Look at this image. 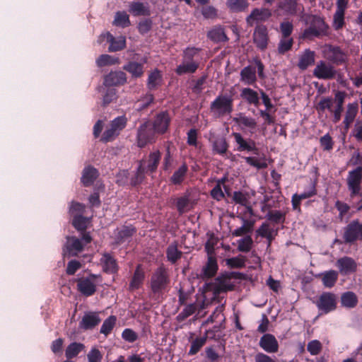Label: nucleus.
<instances>
[{
    "instance_id": "nucleus-57",
    "label": "nucleus",
    "mask_w": 362,
    "mask_h": 362,
    "mask_svg": "<svg viewBox=\"0 0 362 362\" xmlns=\"http://www.w3.org/2000/svg\"><path fill=\"white\" fill-rule=\"evenodd\" d=\"M189 198L188 195L180 197L176 199V207L178 213L182 214L189 210Z\"/></svg>"
},
{
    "instance_id": "nucleus-9",
    "label": "nucleus",
    "mask_w": 362,
    "mask_h": 362,
    "mask_svg": "<svg viewBox=\"0 0 362 362\" xmlns=\"http://www.w3.org/2000/svg\"><path fill=\"white\" fill-rule=\"evenodd\" d=\"M313 74L318 79L331 80L335 78L337 71L329 63L320 60L317 63Z\"/></svg>"
},
{
    "instance_id": "nucleus-19",
    "label": "nucleus",
    "mask_w": 362,
    "mask_h": 362,
    "mask_svg": "<svg viewBox=\"0 0 362 362\" xmlns=\"http://www.w3.org/2000/svg\"><path fill=\"white\" fill-rule=\"evenodd\" d=\"M336 266L340 273L344 275L354 273L357 269V264L355 260L346 256L339 258L336 262Z\"/></svg>"
},
{
    "instance_id": "nucleus-32",
    "label": "nucleus",
    "mask_w": 362,
    "mask_h": 362,
    "mask_svg": "<svg viewBox=\"0 0 362 362\" xmlns=\"http://www.w3.org/2000/svg\"><path fill=\"white\" fill-rule=\"evenodd\" d=\"M103 270L107 273L114 274L118 270L116 259L109 253H104L100 259Z\"/></svg>"
},
{
    "instance_id": "nucleus-35",
    "label": "nucleus",
    "mask_w": 362,
    "mask_h": 362,
    "mask_svg": "<svg viewBox=\"0 0 362 362\" xmlns=\"http://www.w3.org/2000/svg\"><path fill=\"white\" fill-rule=\"evenodd\" d=\"M123 69L129 72L132 78H139L144 75V65L136 62H129L123 66Z\"/></svg>"
},
{
    "instance_id": "nucleus-63",
    "label": "nucleus",
    "mask_w": 362,
    "mask_h": 362,
    "mask_svg": "<svg viewBox=\"0 0 362 362\" xmlns=\"http://www.w3.org/2000/svg\"><path fill=\"white\" fill-rule=\"evenodd\" d=\"M245 161L250 166L257 169H264L267 167V164L264 161H262L259 158L253 156L243 157Z\"/></svg>"
},
{
    "instance_id": "nucleus-61",
    "label": "nucleus",
    "mask_w": 362,
    "mask_h": 362,
    "mask_svg": "<svg viewBox=\"0 0 362 362\" xmlns=\"http://www.w3.org/2000/svg\"><path fill=\"white\" fill-rule=\"evenodd\" d=\"M234 121L239 125L251 129H255L257 126V122L254 118L246 116L240 115L239 117L234 118Z\"/></svg>"
},
{
    "instance_id": "nucleus-64",
    "label": "nucleus",
    "mask_w": 362,
    "mask_h": 362,
    "mask_svg": "<svg viewBox=\"0 0 362 362\" xmlns=\"http://www.w3.org/2000/svg\"><path fill=\"white\" fill-rule=\"evenodd\" d=\"M334 206L339 211L338 218L340 221H342L344 219V216L347 214V213L351 209L350 206L348 204L339 200H337L335 202Z\"/></svg>"
},
{
    "instance_id": "nucleus-51",
    "label": "nucleus",
    "mask_w": 362,
    "mask_h": 362,
    "mask_svg": "<svg viewBox=\"0 0 362 362\" xmlns=\"http://www.w3.org/2000/svg\"><path fill=\"white\" fill-rule=\"evenodd\" d=\"M243 225L234 230L232 233L233 236L239 237L247 234L252 230L254 222L243 218Z\"/></svg>"
},
{
    "instance_id": "nucleus-2",
    "label": "nucleus",
    "mask_w": 362,
    "mask_h": 362,
    "mask_svg": "<svg viewBox=\"0 0 362 362\" xmlns=\"http://www.w3.org/2000/svg\"><path fill=\"white\" fill-rule=\"evenodd\" d=\"M170 284V278L168 270L163 265L158 267L152 273L149 288L151 294L153 297H160L163 296L167 291Z\"/></svg>"
},
{
    "instance_id": "nucleus-43",
    "label": "nucleus",
    "mask_w": 362,
    "mask_h": 362,
    "mask_svg": "<svg viewBox=\"0 0 362 362\" xmlns=\"http://www.w3.org/2000/svg\"><path fill=\"white\" fill-rule=\"evenodd\" d=\"M112 24L123 28L129 27L131 25L129 15L125 11L116 12Z\"/></svg>"
},
{
    "instance_id": "nucleus-38",
    "label": "nucleus",
    "mask_w": 362,
    "mask_h": 362,
    "mask_svg": "<svg viewBox=\"0 0 362 362\" xmlns=\"http://www.w3.org/2000/svg\"><path fill=\"white\" fill-rule=\"evenodd\" d=\"M129 11L134 16H150L151 14L148 6L139 1H134L131 3Z\"/></svg>"
},
{
    "instance_id": "nucleus-45",
    "label": "nucleus",
    "mask_w": 362,
    "mask_h": 362,
    "mask_svg": "<svg viewBox=\"0 0 362 362\" xmlns=\"http://www.w3.org/2000/svg\"><path fill=\"white\" fill-rule=\"evenodd\" d=\"M85 349V345L82 343L72 342L65 350V356L68 359H71L77 356Z\"/></svg>"
},
{
    "instance_id": "nucleus-4",
    "label": "nucleus",
    "mask_w": 362,
    "mask_h": 362,
    "mask_svg": "<svg viewBox=\"0 0 362 362\" xmlns=\"http://www.w3.org/2000/svg\"><path fill=\"white\" fill-rule=\"evenodd\" d=\"M210 110L216 117L230 115L233 111V98L231 95L221 94L211 103Z\"/></svg>"
},
{
    "instance_id": "nucleus-29",
    "label": "nucleus",
    "mask_w": 362,
    "mask_h": 362,
    "mask_svg": "<svg viewBox=\"0 0 362 362\" xmlns=\"http://www.w3.org/2000/svg\"><path fill=\"white\" fill-rule=\"evenodd\" d=\"M218 269L216 257L214 255L208 256L206 264L202 269L203 277L206 279L214 277L216 274Z\"/></svg>"
},
{
    "instance_id": "nucleus-34",
    "label": "nucleus",
    "mask_w": 362,
    "mask_h": 362,
    "mask_svg": "<svg viewBox=\"0 0 362 362\" xmlns=\"http://www.w3.org/2000/svg\"><path fill=\"white\" fill-rule=\"evenodd\" d=\"M240 80L247 85L254 84L257 81L256 69L252 66L244 67L240 71Z\"/></svg>"
},
{
    "instance_id": "nucleus-40",
    "label": "nucleus",
    "mask_w": 362,
    "mask_h": 362,
    "mask_svg": "<svg viewBox=\"0 0 362 362\" xmlns=\"http://www.w3.org/2000/svg\"><path fill=\"white\" fill-rule=\"evenodd\" d=\"M226 4L230 11L235 13L243 12L249 6L247 0H226Z\"/></svg>"
},
{
    "instance_id": "nucleus-22",
    "label": "nucleus",
    "mask_w": 362,
    "mask_h": 362,
    "mask_svg": "<svg viewBox=\"0 0 362 362\" xmlns=\"http://www.w3.org/2000/svg\"><path fill=\"white\" fill-rule=\"evenodd\" d=\"M243 274L240 272H230L222 274L216 278V281L218 283L219 288L221 291H231L233 289L232 284H228V281L231 279H241Z\"/></svg>"
},
{
    "instance_id": "nucleus-33",
    "label": "nucleus",
    "mask_w": 362,
    "mask_h": 362,
    "mask_svg": "<svg viewBox=\"0 0 362 362\" xmlns=\"http://www.w3.org/2000/svg\"><path fill=\"white\" fill-rule=\"evenodd\" d=\"M163 76L158 69H154L148 74L147 79V88L150 90H156L162 83Z\"/></svg>"
},
{
    "instance_id": "nucleus-52",
    "label": "nucleus",
    "mask_w": 362,
    "mask_h": 362,
    "mask_svg": "<svg viewBox=\"0 0 362 362\" xmlns=\"http://www.w3.org/2000/svg\"><path fill=\"white\" fill-rule=\"evenodd\" d=\"M117 321L115 315H110L105 319L100 327V333L107 336L113 329Z\"/></svg>"
},
{
    "instance_id": "nucleus-3",
    "label": "nucleus",
    "mask_w": 362,
    "mask_h": 362,
    "mask_svg": "<svg viewBox=\"0 0 362 362\" xmlns=\"http://www.w3.org/2000/svg\"><path fill=\"white\" fill-rule=\"evenodd\" d=\"M329 34L330 28L325 18L317 15H312L309 26L303 30L300 37L303 40H312L314 38L327 37Z\"/></svg>"
},
{
    "instance_id": "nucleus-53",
    "label": "nucleus",
    "mask_w": 362,
    "mask_h": 362,
    "mask_svg": "<svg viewBox=\"0 0 362 362\" xmlns=\"http://www.w3.org/2000/svg\"><path fill=\"white\" fill-rule=\"evenodd\" d=\"M208 37L216 42H226L228 40L224 30L221 28L212 29L209 32Z\"/></svg>"
},
{
    "instance_id": "nucleus-27",
    "label": "nucleus",
    "mask_w": 362,
    "mask_h": 362,
    "mask_svg": "<svg viewBox=\"0 0 362 362\" xmlns=\"http://www.w3.org/2000/svg\"><path fill=\"white\" fill-rule=\"evenodd\" d=\"M107 41L110 43L108 51L118 52L126 47V37L124 36L114 37L110 33H107Z\"/></svg>"
},
{
    "instance_id": "nucleus-44",
    "label": "nucleus",
    "mask_w": 362,
    "mask_h": 362,
    "mask_svg": "<svg viewBox=\"0 0 362 362\" xmlns=\"http://www.w3.org/2000/svg\"><path fill=\"white\" fill-rule=\"evenodd\" d=\"M188 171V167L185 163H184L180 168L174 172L173 175L170 177V182L173 185H180Z\"/></svg>"
},
{
    "instance_id": "nucleus-54",
    "label": "nucleus",
    "mask_w": 362,
    "mask_h": 362,
    "mask_svg": "<svg viewBox=\"0 0 362 362\" xmlns=\"http://www.w3.org/2000/svg\"><path fill=\"white\" fill-rule=\"evenodd\" d=\"M293 39L292 37H281L279 45L278 52L281 54H284L286 52L291 49L293 45Z\"/></svg>"
},
{
    "instance_id": "nucleus-50",
    "label": "nucleus",
    "mask_w": 362,
    "mask_h": 362,
    "mask_svg": "<svg viewBox=\"0 0 362 362\" xmlns=\"http://www.w3.org/2000/svg\"><path fill=\"white\" fill-rule=\"evenodd\" d=\"M89 218L81 216L72 218L71 224L78 231H85L88 228Z\"/></svg>"
},
{
    "instance_id": "nucleus-39",
    "label": "nucleus",
    "mask_w": 362,
    "mask_h": 362,
    "mask_svg": "<svg viewBox=\"0 0 362 362\" xmlns=\"http://www.w3.org/2000/svg\"><path fill=\"white\" fill-rule=\"evenodd\" d=\"M144 278V272L141 269V265H138L134 272L133 276L129 284V289L132 291L138 289L143 284Z\"/></svg>"
},
{
    "instance_id": "nucleus-21",
    "label": "nucleus",
    "mask_w": 362,
    "mask_h": 362,
    "mask_svg": "<svg viewBox=\"0 0 362 362\" xmlns=\"http://www.w3.org/2000/svg\"><path fill=\"white\" fill-rule=\"evenodd\" d=\"M117 231L115 243L119 245L131 238L136 233V229L132 226H123L122 228H117Z\"/></svg>"
},
{
    "instance_id": "nucleus-23",
    "label": "nucleus",
    "mask_w": 362,
    "mask_h": 362,
    "mask_svg": "<svg viewBox=\"0 0 362 362\" xmlns=\"http://www.w3.org/2000/svg\"><path fill=\"white\" fill-rule=\"evenodd\" d=\"M100 321L101 319L100 318L98 313L90 312L83 315L79 323V326L85 330L92 329L96 327Z\"/></svg>"
},
{
    "instance_id": "nucleus-7",
    "label": "nucleus",
    "mask_w": 362,
    "mask_h": 362,
    "mask_svg": "<svg viewBox=\"0 0 362 362\" xmlns=\"http://www.w3.org/2000/svg\"><path fill=\"white\" fill-rule=\"evenodd\" d=\"M315 305L320 312V315L328 314L337 309V297L331 292H323L315 302Z\"/></svg>"
},
{
    "instance_id": "nucleus-15",
    "label": "nucleus",
    "mask_w": 362,
    "mask_h": 362,
    "mask_svg": "<svg viewBox=\"0 0 362 362\" xmlns=\"http://www.w3.org/2000/svg\"><path fill=\"white\" fill-rule=\"evenodd\" d=\"M280 9L290 16H297L304 12L303 5L299 4L298 0H282L279 5Z\"/></svg>"
},
{
    "instance_id": "nucleus-56",
    "label": "nucleus",
    "mask_w": 362,
    "mask_h": 362,
    "mask_svg": "<svg viewBox=\"0 0 362 362\" xmlns=\"http://www.w3.org/2000/svg\"><path fill=\"white\" fill-rule=\"evenodd\" d=\"M238 250L242 252H248L252 247L253 240L250 235L238 240Z\"/></svg>"
},
{
    "instance_id": "nucleus-58",
    "label": "nucleus",
    "mask_w": 362,
    "mask_h": 362,
    "mask_svg": "<svg viewBox=\"0 0 362 362\" xmlns=\"http://www.w3.org/2000/svg\"><path fill=\"white\" fill-rule=\"evenodd\" d=\"M197 310V305L195 303H190L185 306V308L177 315V320L179 322L184 321L188 317L193 315Z\"/></svg>"
},
{
    "instance_id": "nucleus-47",
    "label": "nucleus",
    "mask_w": 362,
    "mask_h": 362,
    "mask_svg": "<svg viewBox=\"0 0 362 362\" xmlns=\"http://www.w3.org/2000/svg\"><path fill=\"white\" fill-rule=\"evenodd\" d=\"M345 13L346 12L335 11L332 23L334 30L339 31L345 26Z\"/></svg>"
},
{
    "instance_id": "nucleus-18",
    "label": "nucleus",
    "mask_w": 362,
    "mask_h": 362,
    "mask_svg": "<svg viewBox=\"0 0 362 362\" xmlns=\"http://www.w3.org/2000/svg\"><path fill=\"white\" fill-rule=\"evenodd\" d=\"M328 59L336 65H341L346 62L347 54L339 46H328Z\"/></svg>"
},
{
    "instance_id": "nucleus-42",
    "label": "nucleus",
    "mask_w": 362,
    "mask_h": 362,
    "mask_svg": "<svg viewBox=\"0 0 362 362\" xmlns=\"http://www.w3.org/2000/svg\"><path fill=\"white\" fill-rule=\"evenodd\" d=\"M240 95L250 105L252 104L255 106H258L259 104L258 93L250 88H243Z\"/></svg>"
},
{
    "instance_id": "nucleus-55",
    "label": "nucleus",
    "mask_w": 362,
    "mask_h": 362,
    "mask_svg": "<svg viewBox=\"0 0 362 362\" xmlns=\"http://www.w3.org/2000/svg\"><path fill=\"white\" fill-rule=\"evenodd\" d=\"M85 211V205L72 201L69 204V214L72 218L76 217L77 216H81Z\"/></svg>"
},
{
    "instance_id": "nucleus-25",
    "label": "nucleus",
    "mask_w": 362,
    "mask_h": 362,
    "mask_svg": "<svg viewBox=\"0 0 362 362\" xmlns=\"http://www.w3.org/2000/svg\"><path fill=\"white\" fill-rule=\"evenodd\" d=\"M161 159V153L157 150L151 152L145 161L146 173H153L157 170L158 166Z\"/></svg>"
},
{
    "instance_id": "nucleus-28",
    "label": "nucleus",
    "mask_w": 362,
    "mask_h": 362,
    "mask_svg": "<svg viewBox=\"0 0 362 362\" xmlns=\"http://www.w3.org/2000/svg\"><path fill=\"white\" fill-rule=\"evenodd\" d=\"M316 277L321 279L322 284L325 288H331L336 284L339 274L337 271L331 269L318 274L316 275Z\"/></svg>"
},
{
    "instance_id": "nucleus-10",
    "label": "nucleus",
    "mask_w": 362,
    "mask_h": 362,
    "mask_svg": "<svg viewBox=\"0 0 362 362\" xmlns=\"http://www.w3.org/2000/svg\"><path fill=\"white\" fill-rule=\"evenodd\" d=\"M235 143L237 144L236 150L240 152L246 151L252 153L254 155H259V150L256 146V143L252 139H245L240 133L233 132Z\"/></svg>"
},
{
    "instance_id": "nucleus-20",
    "label": "nucleus",
    "mask_w": 362,
    "mask_h": 362,
    "mask_svg": "<svg viewBox=\"0 0 362 362\" xmlns=\"http://www.w3.org/2000/svg\"><path fill=\"white\" fill-rule=\"evenodd\" d=\"M78 291L85 296H91L96 291V285L89 278H80L77 281Z\"/></svg>"
},
{
    "instance_id": "nucleus-12",
    "label": "nucleus",
    "mask_w": 362,
    "mask_h": 362,
    "mask_svg": "<svg viewBox=\"0 0 362 362\" xmlns=\"http://www.w3.org/2000/svg\"><path fill=\"white\" fill-rule=\"evenodd\" d=\"M253 42L260 50L267 49L269 42L268 30L263 24L257 25L253 33Z\"/></svg>"
},
{
    "instance_id": "nucleus-41",
    "label": "nucleus",
    "mask_w": 362,
    "mask_h": 362,
    "mask_svg": "<svg viewBox=\"0 0 362 362\" xmlns=\"http://www.w3.org/2000/svg\"><path fill=\"white\" fill-rule=\"evenodd\" d=\"M341 303L345 308H353L358 304V297L352 291L344 292L341 296Z\"/></svg>"
},
{
    "instance_id": "nucleus-46",
    "label": "nucleus",
    "mask_w": 362,
    "mask_h": 362,
    "mask_svg": "<svg viewBox=\"0 0 362 362\" xmlns=\"http://www.w3.org/2000/svg\"><path fill=\"white\" fill-rule=\"evenodd\" d=\"M182 252L177 249L175 243L170 244L166 250V257L168 260L172 264H175L181 258Z\"/></svg>"
},
{
    "instance_id": "nucleus-16",
    "label": "nucleus",
    "mask_w": 362,
    "mask_h": 362,
    "mask_svg": "<svg viewBox=\"0 0 362 362\" xmlns=\"http://www.w3.org/2000/svg\"><path fill=\"white\" fill-rule=\"evenodd\" d=\"M127 83V75L124 71H110L105 76L103 84L106 87L123 86Z\"/></svg>"
},
{
    "instance_id": "nucleus-6",
    "label": "nucleus",
    "mask_w": 362,
    "mask_h": 362,
    "mask_svg": "<svg viewBox=\"0 0 362 362\" xmlns=\"http://www.w3.org/2000/svg\"><path fill=\"white\" fill-rule=\"evenodd\" d=\"M158 134L151 126L150 121L141 124L137 130V145L140 148L145 147L148 144L154 143Z\"/></svg>"
},
{
    "instance_id": "nucleus-37",
    "label": "nucleus",
    "mask_w": 362,
    "mask_h": 362,
    "mask_svg": "<svg viewBox=\"0 0 362 362\" xmlns=\"http://www.w3.org/2000/svg\"><path fill=\"white\" fill-rule=\"evenodd\" d=\"M146 166L145 161L144 160H141L139 161V166L136 169L135 174L131 177L130 184L133 187H136L142 183V182L145 179Z\"/></svg>"
},
{
    "instance_id": "nucleus-1",
    "label": "nucleus",
    "mask_w": 362,
    "mask_h": 362,
    "mask_svg": "<svg viewBox=\"0 0 362 362\" xmlns=\"http://www.w3.org/2000/svg\"><path fill=\"white\" fill-rule=\"evenodd\" d=\"M201 48L188 46L182 50V63L177 66L175 72L177 76L193 74L197 72L200 65Z\"/></svg>"
},
{
    "instance_id": "nucleus-62",
    "label": "nucleus",
    "mask_w": 362,
    "mask_h": 362,
    "mask_svg": "<svg viewBox=\"0 0 362 362\" xmlns=\"http://www.w3.org/2000/svg\"><path fill=\"white\" fill-rule=\"evenodd\" d=\"M246 259L243 256H238L226 259V264L231 268H243L245 266Z\"/></svg>"
},
{
    "instance_id": "nucleus-8",
    "label": "nucleus",
    "mask_w": 362,
    "mask_h": 362,
    "mask_svg": "<svg viewBox=\"0 0 362 362\" xmlns=\"http://www.w3.org/2000/svg\"><path fill=\"white\" fill-rule=\"evenodd\" d=\"M361 182L362 166L359 165L354 170L349 171L347 175L346 184L348 189L350 192L351 199H354L359 194V192L362 190Z\"/></svg>"
},
{
    "instance_id": "nucleus-5",
    "label": "nucleus",
    "mask_w": 362,
    "mask_h": 362,
    "mask_svg": "<svg viewBox=\"0 0 362 362\" xmlns=\"http://www.w3.org/2000/svg\"><path fill=\"white\" fill-rule=\"evenodd\" d=\"M342 239H335L334 243L339 244H352L357 240H362V226L358 219L351 221L342 228Z\"/></svg>"
},
{
    "instance_id": "nucleus-48",
    "label": "nucleus",
    "mask_w": 362,
    "mask_h": 362,
    "mask_svg": "<svg viewBox=\"0 0 362 362\" xmlns=\"http://www.w3.org/2000/svg\"><path fill=\"white\" fill-rule=\"evenodd\" d=\"M286 212L279 210H269L266 218L271 222L279 224L284 223L286 221Z\"/></svg>"
},
{
    "instance_id": "nucleus-26",
    "label": "nucleus",
    "mask_w": 362,
    "mask_h": 362,
    "mask_svg": "<svg viewBox=\"0 0 362 362\" xmlns=\"http://www.w3.org/2000/svg\"><path fill=\"white\" fill-rule=\"evenodd\" d=\"M315 61V52L310 49H305L299 57L298 67L300 70H305L313 65Z\"/></svg>"
},
{
    "instance_id": "nucleus-60",
    "label": "nucleus",
    "mask_w": 362,
    "mask_h": 362,
    "mask_svg": "<svg viewBox=\"0 0 362 362\" xmlns=\"http://www.w3.org/2000/svg\"><path fill=\"white\" fill-rule=\"evenodd\" d=\"M333 99L331 97H322L316 106V109L319 112H324L328 110L332 112Z\"/></svg>"
},
{
    "instance_id": "nucleus-59",
    "label": "nucleus",
    "mask_w": 362,
    "mask_h": 362,
    "mask_svg": "<svg viewBox=\"0 0 362 362\" xmlns=\"http://www.w3.org/2000/svg\"><path fill=\"white\" fill-rule=\"evenodd\" d=\"M127 123V117L124 115L119 116V117L115 118L111 122L110 127H111L117 132L120 134V132L126 127Z\"/></svg>"
},
{
    "instance_id": "nucleus-30",
    "label": "nucleus",
    "mask_w": 362,
    "mask_h": 362,
    "mask_svg": "<svg viewBox=\"0 0 362 362\" xmlns=\"http://www.w3.org/2000/svg\"><path fill=\"white\" fill-rule=\"evenodd\" d=\"M358 111V104L357 102L349 103L346 107L344 119L343 124L346 129H349L351 124L354 122Z\"/></svg>"
},
{
    "instance_id": "nucleus-31",
    "label": "nucleus",
    "mask_w": 362,
    "mask_h": 362,
    "mask_svg": "<svg viewBox=\"0 0 362 362\" xmlns=\"http://www.w3.org/2000/svg\"><path fill=\"white\" fill-rule=\"evenodd\" d=\"M212 144V151L214 153L223 156L228 151L229 144L224 136L216 137L213 141L210 140Z\"/></svg>"
},
{
    "instance_id": "nucleus-49",
    "label": "nucleus",
    "mask_w": 362,
    "mask_h": 362,
    "mask_svg": "<svg viewBox=\"0 0 362 362\" xmlns=\"http://www.w3.org/2000/svg\"><path fill=\"white\" fill-rule=\"evenodd\" d=\"M119 58L104 54H101L96 59V64L98 67H103L109 65H115L119 63Z\"/></svg>"
},
{
    "instance_id": "nucleus-24",
    "label": "nucleus",
    "mask_w": 362,
    "mask_h": 362,
    "mask_svg": "<svg viewBox=\"0 0 362 362\" xmlns=\"http://www.w3.org/2000/svg\"><path fill=\"white\" fill-rule=\"evenodd\" d=\"M99 175L98 170L91 165H88L83 170L81 182L84 187L91 186Z\"/></svg>"
},
{
    "instance_id": "nucleus-36",
    "label": "nucleus",
    "mask_w": 362,
    "mask_h": 362,
    "mask_svg": "<svg viewBox=\"0 0 362 362\" xmlns=\"http://www.w3.org/2000/svg\"><path fill=\"white\" fill-rule=\"evenodd\" d=\"M212 333H214L213 331L206 330L204 336L201 337H197L195 339H194L191 343V346L188 354L189 356L197 354L200 351V349L205 345L207 338L209 337V334Z\"/></svg>"
},
{
    "instance_id": "nucleus-11",
    "label": "nucleus",
    "mask_w": 362,
    "mask_h": 362,
    "mask_svg": "<svg viewBox=\"0 0 362 362\" xmlns=\"http://www.w3.org/2000/svg\"><path fill=\"white\" fill-rule=\"evenodd\" d=\"M272 16V11L268 8H255L247 16L246 23L250 26H252L254 23L257 25L262 24V23L268 21Z\"/></svg>"
},
{
    "instance_id": "nucleus-13",
    "label": "nucleus",
    "mask_w": 362,
    "mask_h": 362,
    "mask_svg": "<svg viewBox=\"0 0 362 362\" xmlns=\"http://www.w3.org/2000/svg\"><path fill=\"white\" fill-rule=\"evenodd\" d=\"M170 117L167 111H163L157 114L151 122V126L158 134H164L168 129Z\"/></svg>"
},
{
    "instance_id": "nucleus-17",
    "label": "nucleus",
    "mask_w": 362,
    "mask_h": 362,
    "mask_svg": "<svg viewBox=\"0 0 362 362\" xmlns=\"http://www.w3.org/2000/svg\"><path fill=\"white\" fill-rule=\"evenodd\" d=\"M259 346L267 353L278 352L279 345L276 337L272 334H264L259 339Z\"/></svg>"
},
{
    "instance_id": "nucleus-14",
    "label": "nucleus",
    "mask_w": 362,
    "mask_h": 362,
    "mask_svg": "<svg viewBox=\"0 0 362 362\" xmlns=\"http://www.w3.org/2000/svg\"><path fill=\"white\" fill-rule=\"evenodd\" d=\"M83 249V245L81 240L71 236L67 237V240L63 248L64 256L76 257Z\"/></svg>"
}]
</instances>
